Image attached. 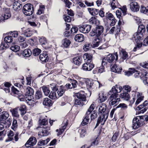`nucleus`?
Returning <instances> with one entry per match:
<instances>
[{
  "mask_svg": "<svg viewBox=\"0 0 148 148\" xmlns=\"http://www.w3.org/2000/svg\"><path fill=\"white\" fill-rule=\"evenodd\" d=\"M98 108V113L100 115L99 117L101 118H104L107 119L108 116L109 112L106 110L107 106L105 103H102L99 105Z\"/></svg>",
  "mask_w": 148,
  "mask_h": 148,
  "instance_id": "f257e3e1",
  "label": "nucleus"
},
{
  "mask_svg": "<svg viewBox=\"0 0 148 148\" xmlns=\"http://www.w3.org/2000/svg\"><path fill=\"white\" fill-rule=\"evenodd\" d=\"M34 11L33 6L31 4H26L23 7V13L26 16H29L32 15Z\"/></svg>",
  "mask_w": 148,
  "mask_h": 148,
  "instance_id": "f03ea898",
  "label": "nucleus"
},
{
  "mask_svg": "<svg viewBox=\"0 0 148 148\" xmlns=\"http://www.w3.org/2000/svg\"><path fill=\"white\" fill-rule=\"evenodd\" d=\"M86 84L87 88L88 89L95 88L98 86L99 88L102 86V84H100L99 82L97 81H93L92 80H87L86 81Z\"/></svg>",
  "mask_w": 148,
  "mask_h": 148,
  "instance_id": "7ed1b4c3",
  "label": "nucleus"
},
{
  "mask_svg": "<svg viewBox=\"0 0 148 148\" xmlns=\"http://www.w3.org/2000/svg\"><path fill=\"white\" fill-rule=\"evenodd\" d=\"M2 14L0 17V22H2L4 20L8 19L10 18L11 14L9 8H4L2 10Z\"/></svg>",
  "mask_w": 148,
  "mask_h": 148,
  "instance_id": "20e7f679",
  "label": "nucleus"
},
{
  "mask_svg": "<svg viewBox=\"0 0 148 148\" xmlns=\"http://www.w3.org/2000/svg\"><path fill=\"white\" fill-rule=\"evenodd\" d=\"M109 99L110 100L109 102L110 106H116L120 101V98L119 97L118 95L117 94H112Z\"/></svg>",
  "mask_w": 148,
  "mask_h": 148,
  "instance_id": "39448f33",
  "label": "nucleus"
},
{
  "mask_svg": "<svg viewBox=\"0 0 148 148\" xmlns=\"http://www.w3.org/2000/svg\"><path fill=\"white\" fill-rule=\"evenodd\" d=\"M148 108V101H145L142 105H141L136 108V110L139 111L140 113H143L145 112Z\"/></svg>",
  "mask_w": 148,
  "mask_h": 148,
  "instance_id": "423d86ee",
  "label": "nucleus"
},
{
  "mask_svg": "<svg viewBox=\"0 0 148 148\" xmlns=\"http://www.w3.org/2000/svg\"><path fill=\"white\" fill-rule=\"evenodd\" d=\"M115 59V57L114 55L112 54H109L107 56L103 59L102 65H105L107 64V62L111 63L113 62Z\"/></svg>",
  "mask_w": 148,
  "mask_h": 148,
  "instance_id": "0eeeda50",
  "label": "nucleus"
},
{
  "mask_svg": "<svg viewBox=\"0 0 148 148\" xmlns=\"http://www.w3.org/2000/svg\"><path fill=\"white\" fill-rule=\"evenodd\" d=\"M132 72L134 73V77L136 78H140L142 79L146 75V71H143L140 72V71H136L135 69L133 68L132 69Z\"/></svg>",
  "mask_w": 148,
  "mask_h": 148,
  "instance_id": "6e6552de",
  "label": "nucleus"
},
{
  "mask_svg": "<svg viewBox=\"0 0 148 148\" xmlns=\"http://www.w3.org/2000/svg\"><path fill=\"white\" fill-rule=\"evenodd\" d=\"M34 91L33 89L30 87H27L25 90V96L27 99H31L33 97Z\"/></svg>",
  "mask_w": 148,
  "mask_h": 148,
  "instance_id": "1a4fd4ad",
  "label": "nucleus"
},
{
  "mask_svg": "<svg viewBox=\"0 0 148 148\" xmlns=\"http://www.w3.org/2000/svg\"><path fill=\"white\" fill-rule=\"evenodd\" d=\"M135 95L136 96V97L133 98V102L135 101V99H136L137 100L135 104L136 105H138L143 100L144 97L142 93H140L139 92H136Z\"/></svg>",
  "mask_w": 148,
  "mask_h": 148,
  "instance_id": "9d476101",
  "label": "nucleus"
},
{
  "mask_svg": "<svg viewBox=\"0 0 148 148\" xmlns=\"http://www.w3.org/2000/svg\"><path fill=\"white\" fill-rule=\"evenodd\" d=\"M91 26L89 25H85L80 26L79 30L80 32L84 33H87L90 31Z\"/></svg>",
  "mask_w": 148,
  "mask_h": 148,
  "instance_id": "9b49d317",
  "label": "nucleus"
},
{
  "mask_svg": "<svg viewBox=\"0 0 148 148\" xmlns=\"http://www.w3.org/2000/svg\"><path fill=\"white\" fill-rule=\"evenodd\" d=\"M36 138L32 137L30 138L25 144V145L28 147H32L31 146H33L36 144Z\"/></svg>",
  "mask_w": 148,
  "mask_h": 148,
  "instance_id": "f8f14e48",
  "label": "nucleus"
},
{
  "mask_svg": "<svg viewBox=\"0 0 148 148\" xmlns=\"http://www.w3.org/2000/svg\"><path fill=\"white\" fill-rule=\"evenodd\" d=\"M94 67V65L92 63L87 62L84 63L82 65V68L84 70L90 71Z\"/></svg>",
  "mask_w": 148,
  "mask_h": 148,
  "instance_id": "ddd939ff",
  "label": "nucleus"
},
{
  "mask_svg": "<svg viewBox=\"0 0 148 148\" xmlns=\"http://www.w3.org/2000/svg\"><path fill=\"white\" fill-rule=\"evenodd\" d=\"M129 5L130 8L132 11L136 12L139 10V6L138 5L137 3L136 2H132Z\"/></svg>",
  "mask_w": 148,
  "mask_h": 148,
  "instance_id": "4468645a",
  "label": "nucleus"
},
{
  "mask_svg": "<svg viewBox=\"0 0 148 148\" xmlns=\"http://www.w3.org/2000/svg\"><path fill=\"white\" fill-rule=\"evenodd\" d=\"M42 131H40L38 134V136H46L48 135L49 134V128H45L41 127H39Z\"/></svg>",
  "mask_w": 148,
  "mask_h": 148,
  "instance_id": "2eb2a0df",
  "label": "nucleus"
},
{
  "mask_svg": "<svg viewBox=\"0 0 148 148\" xmlns=\"http://www.w3.org/2000/svg\"><path fill=\"white\" fill-rule=\"evenodd\" d=\"M142 36V33H139L137 32L133 34L132 39L133 41H135L136 42H137L140 41Z\"/></svg>",
  "mask_w": 148,
  "mask_h": 148,
  "instance_id": "dca6fc26",
  "label": "nucleus"
},
{
  "mask_svg": "<svg viewBox=\"0 0 148 148\" xmlns=\"http://www.w3.org/2000/svg\"><path fill=\"white\" fill-rule=\"evenodd\" d=\"M9 116L8 112L6 111H3L2 114L0 115V123H3L4 125L3 120L6 119Z\"/></svg>",
  "mask_w": 148,
  "mask_h": 148,
  "instance_id": "f3484780",
  "label": "nucleus"
},
{
  "mask_svg": "<svg viewBox=\"0 0 148 148\" xmlns=\"http://www.w3.org/2000/svg\"><path fill=\"white\" fill-rule=\"evenodd\" d=\"M68 124V120L65 119L63 122L62 124V127L60 129V131L58 132V136L61 134L63 132Z\"/></svg>",
  "mask_w": 148,
  "mask_h": 148,
  "instance_id": "a211bd4d",
  "label": "nucleus"
},
{
  "mask_svg": "<svg viewBox=\"0 0 148 148\" xmlns=\"http://www.w3.org/2000/svg\"><path fill=\"white\" fill-rule=\"evenodd\" d=\"M90 114L86 113L85 117L81 123L82 125L84 126L90 123Z\"/></svg>",
  "mask_w": 148,
  "mask_h": 148,
  "instance_id": "6ab92c4d",
  "label": "nucleus"
},
{
  "mask_svg": "<svg viewBox=\"0 0 148 148\" xmlns=\"http://www.w3.org/2000/svg\"><path fill=\"white\" fill-rule=\"evenodd\" d=\"M137 120V119L134 118L132 121V127L134 129H137L140 127L142 126V124Z\"/></svg>",
  "mask_w": 148,
  "mask_h": 148,
  "instance_id": "aec40b11",
  "label": "nucleus"
},
{
  "mask_svg": "<svg viewBox=\"0 0 148 148\" xmlns=\"http://www.w3.org/2000/svg\"><path fill=\"white\" fill-rule=\"evenodd\" d=\"M40 60L44 62H47L49 60L47 54L46 52L43 53L41 54L39 56Z\"/></svg>",
  "mask_w": 148,
  "mask_h": 148,
  "instance_id": "412c9836",
  "label": "nucleus"
},
{
  "mask_svg": "<svg viewBox=\"0 0 148 148\" xmlns=\"http://www.w3.org/2000/svg\"><path fill=\"white\" fill-rule=\"evenodd\" d=\"M71 43V42L69 39L65 38L62 40V46L64 48H67L69 47Z\"/></svg>",
  "mask_w": 148,
  "mask_h": 148,
  "instance_id": "4be33fe9",
  "label": "nucleus"
},
{
  "mask_svg": "<svg viewBox=\"0 0 148 148\" xmlns=\"http://www.w3.org/2000/svg\"><path fill=\"white\" fill-rule=\"evenodd\" d=\"M122 88V87L118 85H116L115 86H114L112 89V92H113L112 94L118 95V93L121 92Z\"/></svg>",
  "mask_w": 148,
  "mask_h": 148,
  "instance_id": "5701e85b",
  "label": "nucleus"
},
{
  "mask_svg": "<svg viewBox=\"0 0 148 148\" xmlns=\"http://www.w3.org/2000/svg\"><path fill=\"white\" fill-rule=\"evenodd\" d=\"M22 6L20 3V1H17L15 2L13 5V8L16 11L19 10L21 9Z\"/></svg>",
  "mask_w": 148,
  "mask_h": 148,
  "instance_id": "b1692460",
  "label": "nucleus"
},
{
  "mask_svg": "<svg viewBox=\"0 0 148 148\" xmlns=\"http://www.w3.org/2000/svg\"><path fill=\"white\" fill-rule=\"evenodd\" d=\"M18 108L11 109L10 110V111L12 113V116L13 117L19 118V114L18 112Z\"/></svg>",
  "mask_w": 148,
  "mask_h": 148,
  "instance_id": "393cba45",
  "label": "nucleus"
},
{
  "mask_svg": "<svg viewBox=\"0 0 148 148\" xmlns=\"http://www.w3.org/2000/svg\"><path fill=\"white\" fill-rule=\"evenodd\" d=\"M122 70V68L116 64L114 65L111 68V71L113 72L120 73Z\"/></svg>",
  "mask_w": 148,
  "mask_h": 148,
  "instance_id": "a878e982",
  "label": "nucleus"
},
{
  "mask_svg": "<svg viewBox=\"0 0 148 148\" xmlns=\"http://www.w3.org/2000/svg\"><path fill=\"white\" fill-rule=\"evenodd\" d=\"M83 58L86 61L90 62L92 58V55L90 54L85 53L83 56Z\"/></svg>",
  "mask_w": 148,
  "mask_h": 148,
  "instance_id": "bb28decb",
  "label": "nucleus"
},
{
  "mask_svg": "<svg viewBox=\"0 0 148 148\" xmlns=\"http://www.w3.org/2000/svg\"><path fill=\"white\" fill-rule=\"evenodd\" d=\"M75 40L78 42H82L84 40V37L82 34H77L75 37Z\"/></svg>",
  "mask_w": 148,
  "mask_h": 148,
  "instance_id": "cd10ccee",
  "label": "nucleus"
},
{
  "mask_svg": "<svg viewBox=\"0 0 148 148\" xmlns=\"http://www.w3.org/2000/svg\"><path fill=\"white\" fill-rule=\"evenodd\" d=\"M120 97L124 100L128 101L130 98L129 94L127 92H124L121 93Z\"/></svg>",
  "mask_w": 148,
  "mask_h": 148,
  "instance_id": "c85d7f7f",
  "label": "nucleus"
},
{
  "mask_svg": "<svg viewBox=\"0 0 148 148\" xmlns=\"http://www.w3.org/2000/svg\"><path fill=\"white\" fill-rule=\"evenodd\" d=\"M14 135V133L13 131L12 130H10L8 132V137L6 140V141H10L13 139V136Z\"/></svg>",
  "mask_w": 148,
  "mask_h": 148,
  "instance_id": "c756f323",
  "label": "nucleus"
},
{
  "mask_svg": "<svg viewBox=\"0 0 148 148\" xmlns=\"http://www.w3.org/2000/svg\"><path fill=\"white\" fill-rule=\"evenodd\" d=\"M43 104L47 106H50L52 105V103L51 100L48 98H46L43 100Z\"/></svg>",
  "mask_w": 148,
  "mask_h": 148,
  "instance_id": "7c9ffc66",
  "label": "nucleus"
},
{
  "mask_svg": "<svg viewBox=\"0 0 148 148\" xmlns=\"http://www.w3.org/2000/svg\"><path fill=\"white\" fill-rule=\"evenodd\" d=\"M95 29L97 32V35L99 37L103 31V27L102 26L99 25Z\"/></svg>",
  "mask_w": 148,
  "mask_h": 148,
  "instance_id": "2f4dec72",
  "label": "nucleus"
},
{
  "mask_svg": "<svg viewBox=\"0 0 148 148\" xmlns=\"http://www.w3.org/2000/svg\"><path fill=\"white\" fill-rule=\"evenodd\" d=\"M106 120V119L105 118V119L103 118L102 119L101 117H99L95 128L97 127L99 125V123H101V125H104Z\"/></svg>",
  "mask_w": 148,
  "mask_h": 148,
  "instance_id": "473e14b6",
  "label": "nucleus"
},
{
  "mask_svg": "<svg viewBox=\"0 0 148 148\" xmlns=\"http://www.w3.org/2000/svg\"><path fill=\"white\" fill-rule=\"evenodd\" d=\"M106 120V119L105 118V119L103 118L102 119L101 117H99L95 128L97 127L99 125V123H101V125H104Z\"/></svg>",
  "mask_w": 148,
  "mask_h": 148,
  "instance_id": "72a5a7b5",
  "label": "nucleus"
},
{
  "mask_svg": "<svg viewBox=\"0 0 148 148\" xmlns=\"http://www.w3.org/2000/svg\"><path fill=\"white\" fill-rule=\"evenodd\" d=\"M88 10L89 13L92 15L95 16L97 14L99 13V10L96 9L88 8Z\"/></svg>",
  "mask_w": 148,
  "mask_h": 148,
  "instance_id": "f704fd0d",
  "label": "nucleus"
},
{
  "mask_svg": "<svg viewBox=\"0 0 148 148\" xmlns=\"http://www.w3.org/2000/svg\"><path fill=\"white\" fill-rule=\"evenodd\" d=\"M45 118L40 119L39 121V123L40 125H46L48 123V119L46 116H45Z\"/></svg>",
  "mask_w": 148,
  "mask_h": 148,
  "instance_id": "c9c22d12",
  "label": "nucleus"
},
{
  "mask_svg": "<svg viewBox=\"0 0 148 148\" xmlns=\"http://www.w3.org/2000/svg\"><path fill=\"white\" fill-rule=\"evenodd\" d=\"M81 92H79L76 94L75 95L79 99H81L83 101H85L86 97L85 95L82 93Z\"/></svg>",
  "mask_w": 148,
  "mask_h": 148,
  "instance_id": "e433bc0d",
  "label": "nucleus"
},
{
  "mask_svg": "<svg viewBox=\"0 0 148 148\" xmlns=\"http://www.w3.org/2000/svg\"><path fill=\"white\" fill-rule=\"evenodd\" d=\"M32 54V51L30 49H25L23 53V55L26 57L30 56Z\"/></svg>",
  "mask_w": 148,
  "mask_h": 148,
  "instance_id": "4c0bfd02",
  "label": "nucleus"
},
{
  "mask_svg": "<svg viewBox=\"0 0 148 148\" xmlns=\"http://www.w3.org/2000/svg\"><path fill=\"white\" fill-rule=\"evenodd\" d=\"M63 86H60V88L57 92L58 96V97L62 96L66 90L64 89Z\"/></svg>",
  "mask_w": 148,
  "mask_h": 148,
  "instance_id": "58836bf2",
  "label": "nucleus"
},
{
  "mask_svg": "<svg viewBox=\"0 0 148 148\" xmlns=\"http://www.w3.org/2000/svg\"><path fill=\"white\" fill-rule=\"evenodd\" d=\"M42 92L41 91L38 90L35 93L34 99L36 100H38L42 98Z\"/></svg>",
  "mask_w": 148,
  "mask_h": 148,
  "instance_id": "ea45409f",
  "label": "nucleus"
},
{
  "mask_svg": "<svg viewBox=\"0 0 148 148\" xmlns=\"http://www.w3.org/2000/svg\"><path fill=\"white\" fill-rule=\"evenodd\" d=\"M19 110L21 112V114L22 116L24 115L26 113V108L24 105H21L19 108Z\"/></svg>",
  "mask_w": 148,
  "mask_h": 148,
  "instance_id": "a19ab883",
  "label": "nucleus"
},
{
  "mask_svg": "<svg viewBox=\"0 0 148 148\" xmlns=\"http://www.w3.org/2000/svg\"><path fill=\"white\" fill-rule=\"evenodd\" d=\"M74 63L76 65H79L82 61V58L80 57H76L74 58L73 59Z\"/></svg>",
  "mask_w": 148,
  "mask_h": 148,
  "instance_id": "79ce46f5",
  "label": "nucleus"
},
{
  "mask_svg": "<svg viewBox=\"0 0 148 148\" xmlns=\"http://www.w3.org/2000/svg\"><path fill=\"white\" fill-rule=\"evenodd\" d=\"M23 34L26 37H29L32 35V32L30 29H28L24 31Z\"/></svg>",
  "mask_w": 148,
  "mask_h": 148,
  "instance_id": "37998d69",
  "label": "nucleus"
},
{
  "mask_svg": "<svg viewBox=\"0 0 148 148\" xmlns=\"http://www.w3.org/2000/svg\"><path fill=\"white\" fill-rule=\"evenodd\" d=\"M49 97L51 99H55L58 98V95H57L56 93L54 91H51L49 93Z\"/></svg>",
  "mask_w": 148,
  "mask_h": 148,
  "instance_id": "c03bdc74",
  "label": "nucleus"
},
{
  "mask_svg": "<svg viewBox=\"0 0 148 148\" xmlns=\"http://www.w3.org/2000/svg\"><path fill=\"white\" fill-rule=\"evenodd\" d=\"M41 50L38 48H35L32 51V54L34 56L38 55L40 53Z\"/></svg>",
  "mask_w": 148,
  "mask_h": 148,
  "instance_id": "a18cd8bd",
  "label": "nucleus"
},
{
  "mask_svg": "<svg viewBox=\"0 0 148 148\" xmlns=\"http://www.w3.org/2000/svg\"><path fill=\"white\" fill-rule=\"evenodd\" d=\"M146 74L142 79H143L144 84L145 85L148 86V73L146 72Z\"/></svg>",
  "mask_w": 148,
  "mask_h": 148,
  "instance_id": "49530a36",
  "label": "nucleus"
},
{
  "mask_svg": "<svg viewBox=\"0 0 148 148\" xmlns=\"http://www.w3.org/2000/svg\"><path fill=\"white\" fill-rule=\"evenodd\" d=\"M28 100L27 103L29 105L32 106H34L35 103V101L36 100L32 97V98L31 99H27Z\"/></svg>",
  "mask_w": 148,
  "mask_h": 148,
  "instance_id": "de8ad7c7",
  "label": "nucleus"
},
{
  "mask_svg": "<svg viewBox=\"0 0 148 148\" xmlns=\"http://www.w3.org/2000/svg\"><path fill=\"white\" fill-rule=\"evenodd\" d=\"M105 17L106 19L111 20L114 19V17L113 14L110 13H107L106 14Z\"/></svg>",
  "mask_w": 148,
  "mask_h": 148,
  "instance_id": "09e8293b",
  "label": "nucleus"
},
{
  "mask_svg": "<svg viewBox=\"0 0 148 148\" xmlns=\"http://www.w3.org/2000/svg\"><path fill=\"white\" fill-rule=\"evenodd\" d=\"M118 3L116 0H114L112 1H111V5L112 9L114 10L117 7V6L118 5Z\"/></svg>",
  "mask_w": 148,
  "mask_h": 148,
  "instance_id": "8fccbe9b",
  "label": "nucleus"
},
{
  "mask_svg": "<svg viewBox=\"0 0 148 148\" xmlns=\"http://www.w3.org/2000/svg\"><path fill=\"white\" fill-rule=\"evenodd\" d=\"M42 90L44 94L45 95L47 96L49 94L50 91L47 87L45 86H43L42 87Z\"/></svg>",
  "mask_w": 148,
  "mask_h": 148,
  "instance_id": "3c124183",
  "label": "nucleus"
},
{
  "mask_svg": "<svg viewBox=\"0 0 148 148\" xmlns=\"http://www.w3.org/2000/svg\"><path fill=\"white\" fill-rule=\"evenodd\" d=\"M135 118L137 119V120H138V121L142 124V126L144 124V121L145 120L144 116H138L136 117Z\"/></svg>",
  "mask_w": 148,
  "mask_h": 148,
  "instance_id": "603ef678",
  "label": "nucleus"
},
{
  "mask_svg": "<svg viewBox=\"0 0 148 148\" xmlns=\"http://www.w3.org/2000/svg\"><path fill=\"white\" fill-rule=\"evenodd\" d=\"M95 40L96 41V42L95 43H95L93 44V46L94 47H98L100 44L101 39L99 37L95 39Z\"/></svg>",
  "mask_w": 148,
  "mask_h": 148,
  "instance_id": "864d4df0",
  "label": "nucleus"
},
{
  "mask_svg": "<svg viewBox=\"0 0 148 148\" xmlns=\"http://www.w3.org/2000/svg\"><path fill=\"white\" fill-rule=\"evenodd\" d=\"M97 16L92 17L89 20L90 23L93 24H96L98 21L97 19Z\"/></svg>",
  "mask_w": 148,
  "mask_h": 148,
  "instance_id": "5fc2aeb1",
  "label": "nucleus"
},
{
  "mask_svg": "<svg viewBox=\"0 0 148 148\" xmlns=\"http://www.w3.org/2000/svg\"><path fill=\"white\" fill-rule=\"evenodd\" d=\"M141 12L145 14H148V6L145 7L144 6H141L140 9Z\"/></svg>",
  "mask_w": 148,
  "mask_h": 148,
  "instance_id": "6e6d98bb",
  "label": "nucleus"
},
{
  "mask_svg": "<svg viewBox=\"0 0 148 148\" xmlns=\"http://www.w3.org/2000/svg\"><path fill=\"white\" fill-rule=\"evenodd\" d=\"M18 126L17 120L16 119H14L12 123V125L11 127V128L14 131H15Z\"/></svg>",
  "mask_w": 148,
  "mask_h": 148,
  "instance_id": "4d7b16f0",
  "label": "nucleus"
},
{
  "mask_svg": "<svg viewBox=\"0 0 148 148\" xmlns=\"http://www.w3.org/2000/svg\"><path fill=\"white\" fill-rule=\"evenodd\" d=\"M95 107V106L94 104H92L89 108L86 111V113L90 114L94 110Z\"/></svg>",
  "mask_w": 148,
  "mask_h": 148,
  "instance_id": "13d9d810",
  "label": "nucleus"
},
{
  "mask_svg": "<svg viewBox=\"0 0 148 148\" xmlns=\"http://www.w3.org/2000/svg\"><path fill=\"white\" fill-rule=\"evenodd\" d=\"M99 98L101 101V102H103L107 99V97L104 96L103 93H99Z\"/></svg>",
  "mask_w": 148,
  "mask_h": 148,
  "instance_id": "bf43d9fd",
  "label": "nucleus"
},
{
  "mask_svg": "<svg viewBox=\"0 0 148 148\" xmlns=\"http://www.w3.org/2000/svg\"><path fill=\"white\" fill-rule=\"evenodd\" d=\"M9 45L6 43L2 42L0 45V50H3L8 48Z\"/></svg>",
  "mask_w": 148,
  "mask_h": 148,
  "instance_id": "052dcab7",
  "label": "nucleus"
},
{
  "mask_svg": "<svg viewBox=\"0 0 148 148\" xmlns=\"http://www.w3.org/2000/svg\"><path fill=\"white\" fill-rule=\"evenodd\" d=\"M122 54V58L124 60H125L128 57V55L125 50L122 49L121 51Z\"/></svg>",
  "mask_w": 148,
  "mask_h": 148,
  "instance_id": "680f3d73",
  "label": "nucleus"
},
{
  "mask_svg": "<svg viewBox=\"0 0 148 148\" xmlns=\"http://www.w3.org/2000/svg\"><path fill=\"white\" fill-rule=\"evenodd\" d=\"M91 120L95 119L97 117V113L95 111H94L91 114L90 116Z\"/></svg>",
  "mask_w": 148,
  "mask_h": 148,
  "instance_id": "e2e57ef3",
  "label": "nucleus"
},
{
  "mask_svg": "<svg viewBox=\"0 0 148 148\" xmlns=\"http://www.w3.org/2000/svg\"><path fill=\"white\" fill-rule=\"evenodd\" d=\"M4 41L7 43H10L12 41V38L11 36H8L5 37L4 39Z\"/></svg>",
  "mask_w": 148,
  "mask_h": 148,
  "instance_id": "0e129e2a",
  "label": "nucleus"
},
{
  "mask_svg": "<svg viewBox=\"0 0 148 148\" xmlns=\"http://www.w3.org/2000/svg\"><path fill=\"white\" fill-rule=\"evenodd\" d=\"M45 9V6L44 5H41L38 12H37V14L40 15L43 13Z\"/></svg>",
  "mask_w": 148,
  "mask_h": 148,
  "instance_id": "69168bd1",
  "label": "nucleus"
},
{
  "mask_svg": "<svg viewBox=\"0 0 148 148\" xmlns=\"http://www.w3.org/2000/svg\"><path fill=\"white\" fill-rule=\"evenodd\" d=\"M90 35L91 36H96L97 38L99 37L97 35V33L95 29H93L90 33Z\"/></svg>",
  "mask_w": 148,
  "mask_h": 148,
  "instance_id": "338daca9",
  "label": "nucleus"
},
{
  "mask_svg": "<svg viewBox=\"0 0 148 148\" xmlns=\"http://www.w3.org/2000/svg\"><path fill=\"white\" fill-rule=\"evenodd\" d=\"M91 46V45L90 44L86 43L84 45L83 49L85 51H87L90 48Z\"/></svg>",
  "mask_w": 148,
  "mask_h": 148,
  "instance_id": "774afa93",
  "label": "nucleus"
}]
</instances>
